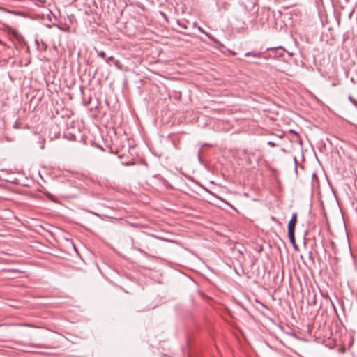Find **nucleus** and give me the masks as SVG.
Returning a JSON list of instances; mask_svg holds the SVG:
<instances>
[{
  "instance_id": "obj_1",
  "label": "nucleus",
  "mask_w": 357,
  "mask_h": 357,
  "mask_svg": "<svg viewBox=\"0 0 357 357\" xmlns=\"http://www.w3.org/2000/svg\"><path fill=\"white\" fill-rule=\"evenodd\" d=\"M297 215L296 213H294L291 216V220L288 223V232H295V227L297 221Z\"/></svg>"
},
{
  "instance_id": "obj_2",
  "label": "nucleus",
  "mask_w": 357,
  "mask_h": 357,
  "mask_svg": "<svg viewBox=\"0 0 357 357\" xmlns=\"http://www.w3.org/2000/svg\"><path fill=\"white\" fill-rule=\"evenodd\" d=\"M288 236H289V241L291 242V243L292 244V245L294 246V248H296V240H295V236H294V232H288Z\"/></svg>"
},
{
  "instance_id": "obj_3",
  "label": "nucleus",
  "mask_w": 357,
  "mask_h": 357,
  "mask_svg": "<svg viewBox=\"0 0 357 357\" xmlns=\"http://www.w3.org/2000/svg\"><path fill=\"white\" fill-rule=\"evenodd\" d=\"M250 55H252V56H255V57H258V56H259V54H258V53H255V52H247V53H245V56H250Z\"/></svg>"
},
{
  "instance_id": "obj_4",
  "label": "nucleus",
  "mask_w": 357,
  "mask_h": 357,
  "mask_svg": "<svg viewBox=\"0 0 357 357\" xmlns=\"http://www.w3.org/2000/svg\"><path fill=\"white\" fill-rule=\"evenodd\" d=\"M98 56L105 59V53L104 52H102V51L98 52Z\"/></svg>"
},
{
  "instance_id": "obj_5",
  "label": "nucleus",
  "mask_w": 357,
  "mask_h": 357,
  "mask_svg": "<svg viewBox=\"0 0 357 357\" xmlns=\"http://www.w3.org/2000/svg\"><path fill=\"white\" fill-rule=\"evenodd\" d=\"M267 144H268L270 146H271V147H274V146H276V144H275L273 142H272V141H269V142H268V143H267Z\"/></svg>"
},
{
  "instance_id": "obj_6",
  "label": "nucleus",
  "mask_w": 357,
  "mask_h": 357,
  "mask_svg": "<svg viewBox=\"0 0 357 357\" xmlns=\"http://www.w3.org/2000/svg\"><path fill=\"white\" fill-rule=\"evenodd\" d=\"M198 30H199L200 32H202V33H203L206 34V36H208V34L206 32H205L201 26H198Z\"/></svg>"
},
{
  "instance_id": "obj_7",
  "label": "nucleus",
  "mask_w": 357,
  "mask_h": 357,
  "mask_svg": "<svg viewBox=\"0 0 357 357\" xmlns=\"http://www.w3.org/2000/svg\"><path fill=\"white\" fill-rule=\"evenodd\" d=\"M114 60V57L112 56L108 57L107 59H105L106 62L107 63H109V61H112Z\"/></svg>"
},
{
  "instance_id": "obj_8",
  "label": "nucleus",
  "mask_w": 357,
  "mask_h": 357,
  "mask_svg": "<svg viewBox=\"0 0 357 357\" xmlns=\"http://www.w3.org/2000/svg\"><path fill=\"white\" fill-rule=\"evenodd\" d=\"M349 98L351 102H353L354 104H356V101L353 99V98L351 96H349Z\"/></svg>"
}]
</instances>
